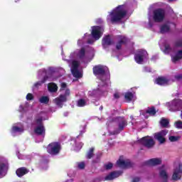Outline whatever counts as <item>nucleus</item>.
Wrapping results in <instances>:
<instances>
[{
    "mask_svg": "<svg viewBox=\"0 0 182 182\" xmlns=\"http://www.w3.org/2000/svg\"><path fill=\"white\" fill-rule=\"evenodd\" d=\"M48 79H49V76L46 75L43 77V80H41V82H43V83L46 82V80H48Z\"/></svg>",
    "mask_w": 182,
    "mask_h": 182,
    "instance_id": "46",
    "label": "nucleus"
},
{
    "mask_svg": "<svg viewBox=\"0 0 182 182\" xmlns=\"http://www.w3.org/2000/svg\"><path fill=\"white\" fill-rule=\"evenodd\" d=\"M156 85L163 86V85H167L168 83V80L164 77H159L156 79Z\"/></svg>",
    "mask_w": 182,
    "mask_h": 182,
    "instance_id": "21",
    "label": "nucleus"
},
{
    "mask_svg": "<svg viewBox=\"0 0 182 182\" xmlns=\"http://www.w3.org/2000/svg\"><path fill=\"white\" fill-rule=\"evenodd\" d=\"M97 161L93 160V161H92V163H97V162L99 161V160H100V156H97Z\"/></svg>",
    "mask_w": 182,
    "mask_h": 182,
    "instance_id": "49",
    "label": "nucleus"
},
{
    "mask_svg": "<svg viewBox=\"0 0 182 182\" xmlns=\"http://www.w3.org/2000/svg\"><path fill=\"white\" fill-rule=\"evenodd\" d=\"M85 56H86V49L82 47L77 53V58H79V59L82 60L85 59Z\"/></svg>",
    "mask_w": 182,
    "mask_h": 182,
    "instance_id": "25",
    "label": "nucleus"
},
{
    "mask_svg": "<svg viewBox=\"0 0 182 182\" xmlns=\"http://www.w3.org/2000/svg\"><path fill=\"white\" fill-rule=\"evenodd\" d=\"M104 92H105V91H102V92H100L99 95H102V94H103Z\"/></svg>",
    "mask_w": 182,
    "mask_h": 182,
    "instance_id": "53",
    "label": "nucleus"
},
{
    "mask_svg": "<svg viewBox=\"0 0 182 182\" xmlns=\"http://www.w3.org/2000/svg\"><path fill=\"white\" fill-rule=\"evenodd\" d=\"M34 124L36 126L34 129L35 134L37 136H43V137H45L46 129H45V125H43V117H36L34 119Z\"/></svg>",
    "mask_w": 182,
    "mask_h": 182,
    "instance_id": "2",
    "label": "nucleus"
},
{
    "mask_svg": "<svg viewBox=\"0 0 182 182\" xmlns=\"http://www.w3.org/2000/svg\"><path fill=\"white\" fill-rule=\"evenodd\" d=\"M159 164H161V159L159 158L151 159L144 162V166H159Z\"/></svg>",
    "mask_w": 182,
    "mask_h": 182,
    "instance_id": "14",
    "label": "nucleus"
},
{
    "mask_svg": "<svg viewBox=\"0 0 182 182\" xmlns=\"http://www.w3.org/2000/svg\"><path fill=\"white\" fill-rule=\"evenodd\" d=\"M126 15H127V11L124 9V5H119L109 13L107 21H109L111 23H116L124 19Z\"/></svg>",
    "mask_w": 182,
    "mask_h": 182,
    "instance_id": "1",
    "label": "nucleus"
},
{
    "mask_svg": "<svg viewBox=\"0 0 182 182\" xmlns=\"http://www.w3.org/2000/svg\"><path fill=\"white\" fill-rule=\"evenodd\" d=\"M48 89L51 93H55L58 92V85L54 82H50L48 85Z\"/></svg>",
    "mask_w": 182,
    "mask_h": 182,
    "instance_id": "23",
    "label": "nucleus"
},
{
    "mask_svg": "<svg viewBox=\"0 0 182 182\" xmlns=\"http://www.w3.org/2000/svg\"><path fill=\"white\" fill-rule=\"evenodd\" d=\"M122 175V172L120 171H112L109 175L105 177V180L107 181H110L111 180H114V178H117V177Z\"/></svg>",
    "mask_w": 182,
    "mask_h": 182,
    "instance_id": "17",
    "label": "nucleus"
},
{
    "mask_svg": "<svg viewBox=\"0 0 182 182\" xmlns=\"http://www.w3.org/2000/svg\"><path fill=\"white\" fill-rule=\"evenodd\" d=\"M117 164H118L119 167H122L123 168H127V167H132V162L129 161H124L122 159H119L117 161Z\"/></svg>",
    "mask_w": 182,
    "mask_h": 182,
    "instance_id": "18",
    "label": "nucleus"
},
{
    "mask_svg": "<svg viewBox=\"0 0 182 182\" xmlns=\"http://www.w3.org/2000/svg\"><path fill=\"white\" fill-rule=\"evenodd\" d=\"M63 96H65V97L66 99H68V96H70V90L66 89V90H65V94L63 95Z\"/></svg>",
    "mask_w": 182,
    "mask_h": 182,
    "instance_id": "39",
    "label": "nucleus"
},
{
    "mask_svg": "<svg viewBox=\"0 0 182 182\" xmlns=\"http://www.w3.org/2000/svg\"><path fill=\"white\" fill-rule=\"evenodd\" d=\"M40 103H43L44 105H48L49 103V97L43 96L39 99Z\"/></svg>",
    "mask_w": 182,
    "mask_h": 182,
    "instance_id": "29",
    "label": "nucleus"
},
{
    "mask_svg": "<svg viewBox=\"0 0 182 182\" xmlns=\"http://www.w3.org/2000/svg\"><path fill=\"white\" fill-rule=\"evenodd\" d=\"M91 33L92 38H94V39H95L96 41L100 39V38H102V27L99 26H92Z\"/></svg>",
    "mask_w": 182,
    "mask_h": 182,
    "instance_id": "11",
    "label": "nucleus"
},
{
    "mask_svg": "<svg viewBox=\"0 0 182 182\" xmlns=\"http://www.w3.org/2000/svg\"><path fill=\"white\" fill-rule=\"evenodd\" d=\"M182 176V164H179L178 166L173 170V173L172 175V180L173 181H178L181 180Z\"/></svg>",
    "mask_w": 182,
    "mask_h": 182,
    "instance_id": "9",
    "label": "nucleus"
},
{
    "mask_svg": "<svg viewBox=\"0 0 182 182\" xmlns=\"http://www.w3.org/2000/svg\"><path fill=\"white\" fill-rule=\"evenodd\" d=\"M77 106H78V107H83L86 106V100H85L84 99L78 100Z\"/></svg>",
    "mask_w": 182,
    "mask_h": 182,
    "instance_id": "33",
    "label": "nucleus"
},
{
    "mask_svg": "<svg viewBox=\"0 0 182 182\" xmlns=\"http://www.w3.org/2000/svg\"><path fill=\"white\" fill-rule=\"evenodd\" d=\"M139 181H140V178L139 177L134 178L132 180V182H139Z\"/></svg>",
    "mask_w": 182,
    "mask_h": 182,
    "instance_id": "48",
    "label": "nucleus"
},
{
    "mask_svg": "<svg viewBox=\"0 0 182 182\" xmlns=\"http://www.w3.org/2000/svg\"><path fill=\"white\" fill-rule=\"evenodd\" d=\"M176 129H182V122L178 121L175 123Z\"/></svg>",
    "mask_w": 182,
    "mask_h": 182,
    "instance_id": "38",
    "label": "nucleus"
},
{
    "mask_svg": "<svg viewBox=\"0 0 182 182\" xmlns=\"http://www.w3.org/2000/svg\"><path fill=\"white\" fill-rule=\"evenodd\" d=\"M71 72L74 77H76L77 79H80V77H82V74L79 70H71Z\"/></svg>",
    "mask_w": 182,
    "mask_h": 182,
    "instance_id": "28",
    "label": "nucleus"
},
{
    "mask_svg": "<svg viewBox=\"0 0 182 182\" xmlns=\"http://www.w3.org/2000/svg\"><path fill=\"white\" fill-rule=\"evenodd\" d=\"M66 87H68V84H66V82H62L60 84V90H65Z\"/></svg>",
    "mask_w": 182,
    "mask_h": 182,
    "instance_id": "40",
    "label": "nucleus"
},
{
    "mask_svg": "<svg viewBox=\"0 0 182 182\" xmlns=\"http://www.w3.org/2000/svg\"><path fill=\"white\" fill-rule=\"evenodd\" d=\"M175 79L176 80H181V79H182V74H178V75H175Z\"/></svg>",
    "mask_w": 182,
    "mask_h": 182,
    "instance_id": "45",
    "label": "nucleus"
},
{
    "mask_svg": "<svg viewBox=\"0 0 182 182\" xmlns=\"http://www.w3.org/2000/svg\"><path fill=\"white\" fill-rule=\"evenodd\" d=\"M118 41L116 45V49L120 50L122 45H127L129 43V38L126 36L119 35L117 36Z\"/></svg>",
    "mask_w": 182,
    "mask_h": 182,
    "instance_id": "10",
    "label": "nucleus"
},
{
    "mask_svg": "<svg viewBox=\"0 0 182 182\" xmlns=\"http://www.w3.org/2000/svg\"><path fill=\"white\" fill-rule=\"evenodd\" d=\"M160 32L161 33H167V32H170V26L168 24H163L160 26Z\"/></svg>",
    "mask_w": 182,
    "mask_h": 182,
    "instance_id": "24",
    "label": "nucleus"
},
{
    "mask_svg": "<svg viewBox=\"0 0 182 182\" xmlns=\"http://www.w3.org/2000/svg\"><path fill=\"white\" fill-rule=\"evenodd\" d=\"M170 122L167 119H162L160 122L161 126L162 127H168Z\"/></svg>",
    "mask_w": 182,
    "mask_h": 182,
    "instance_id": "31",
    "label": "nucleus"
},
{
    "mask_svg": "<svg viewBox=\"0 0 182 182\" xmlns=\"http://www.w3.org/2000/svg\"><path fill=\"white\" fill-rule=\"evenodd\" d=\"M114 43V41L110 37V35H107L104 36V38L102 40V45L104 49H107L109 46H112Z\"/></svg>",
    "mask_w": 182,
    "mask_h": 182,
    "instance_id": "12",
    "label": "nucleus"
},
{
    "mask_svg": "<svg viewBox=\"0 0 182 182\" xmlns=\"http://www.w3.org/2000/svg\"><path fill=\"white\" fill-rule=\"evenodd\" d=\"M28 169L25 167L19 168L16 170V173L18 176V177H23L25 174H27Z\"/></svg>",
    "mask_w": 182,
    "mask_h": 182,
    "instance_id": "22",
    "label": "nucleus"
},
{
    "mask_svg": "<svg viewBox=\"0 0 182 182\" xmlns=\"http://www.w3.org/2000/svg\"><path fill=\"white\" fill-rule=\"evenodd\" d=\"M166 18V11L163 9H157L154 11V22H163Z\"/></svg>",
    "mask_w": 182,
    "mask_h": 182,
    "instance_id": "5",
    "label": "nucleus"
},
{
    "mask_svg": "<svg viewBox=\"0 0 182 182\" xmlns=\"http://www.w3.org/2000/svg\"><path fill=\"white\" fill-rule=\"evenodd\" d=\"M165 50L166 51L171 50V48L170 47V45H168V44L165 45Z\"/></svg>",
    "mask_w": 182,
    "mask_h": 182,
    "instance_id": "47",
    "label": "nucleus"
},
{
    "mask_svg": "<svg viewBox=\"0 0 182 182\" xmlns=\"http://www.w3.org/2000/svg\"><path fill=\"white\" fill-rule=\"evenodd\" d=\"M175 46L176 48H181L182 47V39H179L175 42Z\"/></svg>",
    "mask_w": 182,
    "mask_h": 182,
    "instance_id": "36",
    "label": "nucleus"
},
{
    "mask_svg": "<svg viewBox=\"0 0 182 182\" xmlns=\"http://www.w3.org/2000/svg\"><path fill=\"white\" fill-rule=\"evenodd\" d=\"M139 142L147 149H151V147H153L154 144H156V142H154V139H149L147 138V136L141 138L139 140Z\"/></svg>",
    "mask_w": 182,
    "mask_h": 182,
    "instance_id": "8",
    "label": "nucleus"
},
{
    "mask_svg": "<svg viewBox=\"0 0 182 182\" xmlns=\"http://www.w3.org/2000/svg\"><path fill=\"white\" fill-rule=\"evenodd\" d=\"M159 177L161 178V180H163L164 182L168 181V174L164 169L159 168Z\"/></svg>",
    "mask_w": 182,
    "mask_h": 182,
    "instance_id": "19",
    "label": "nucleus"
},
{
    "mask_svg": "<svg viewBox=\"0 0 182 182\" xmlns=\"http://www.w3.org/2000/svg\"><path fill=\"white\" fill-rule=\"evenodd\" d=\"M79 62L77 60H73L72 63L71 70H78L79 69Z\"/></svg>",
    "mask_w": 182,
    "mask_h": 182,
    "instance_id": "32",
    "label": "nucleus"
},
{
    "mask_svg": "<svg viewBox=\"0 0 182 182\" xmlns=\"http://www.w3.org/2000/svg\"><path fill=\"white\" fill-rule=\"evenodd\" d=\"M12 132L13 133H22V132H23V129L18 127H13Z\"/></svg>",
    "mask_w": 182,
    "mask_h": 182,
    "instance_id": "34",
    "label": "nucleus"
},
{
    "mask_svg": "<svg viewBox=\"0 0 182 182\" xmlns=\"http://www.w3.org/2000/svg\"><path fill=\"white\" fill-rule=\"evenodd\" d=\"M114 99L115 100L120 99V93L119 92L114 93Z\"/></svg>",
    "mask_w": 182,
    "mask_h": 182,
    "instance_id": "44",
    "label": "nucleus"
},
{
    "mask_svg": "<svg viewBox=\"0 0 182 182\" xmlns=\"http://www.w3.org/2000/svg\"><path fill=\"white\" fill-rule=\"evenodd\" d=\"M168 2H171V1H174V0H168Z\"/></svg>",
    "mask_w": 182,
    "mask_h": 182,
    "instance_id": "55",
    "label": "nucleus"
},
{
    "mask_svg": "<svg viewBox=\"0 0 182 182\" xmlns=\"http://www.w3.org/2000/svg\"><path fill=\"white\" fill-rule=\"evenodd\" d=\"M62 146L59 142H51L47 146V152L51 156H58L60 153Z\"/></svg>",
    "mask_w": 182,
    "mask_h": 182,
    "instance_id": "4",
    "label": "nucleus"
},
{
    "mask_svg": "<svg viewBox=\"0 0 182 182\" xmlns=\"http://www.w3.org/2000/svg\"><path fill=\"white\" fill-rule=\"evenodd\" d=\"M145 113H146V114H150V116H155L157 112L156 111V107H148V109L145 111Z\"/></svg>",
    "mask_w": 182,
    "mask_h": 182,
    "instance_id": "27",
    "label": "nucleus"
},
{
    "mask_svg": "<svg viewBox=\"0 0 182 182\" xmlns=\"http://www.w3.org/2000/svg\"><path fill=\"white\" fill-rule=\"evenodd\" d=\"M168 134V130L163 129L159 132H156L154 134L155 140H157L160 144L166 143V136Z\"/></svg>",
    "mask_w": 182,
    "mask_h": 182,
    "instance_id": "7",
    "label": "nucleus"
},
{
    "mask_svg": "<svg viewBox=\"0 0 182 182\" xmlns=\"http://www.w3.org/2000/svg\"><path fill=\"white\" fill-rule=\"evenodd\" d=\"M100 110H103V106H101V107H100Z\"/></svg>",
    "mask_w": 182,
    "mask_h": 182,
    "instance_id": "52",
    "label": "nucleus"
},
{
    "mask_svg": "<svg viewBox=\"0 0 182 182\" xmlns=\"http://www.w3.org/2000/svg\"><path fill=\"white\" fill-rule=\"evenodd\" d=\"M27 100H33V95L32 93H28L26 95Z\"/></svg>",
    "mask_w": 182,
    "mask_h": 182,
    "instance_id": "41",
    "label": "nucleus"
},
{
    "mask_svg": "<svg viewBox=\"0 0 182 182\" xmlns=\"http://www.w3.org/2000/svg\"><path fill=\"white\" fill-rule=\"evenodd\" d=\"M93 74L95 76H105L106 75V70L102 65H95L93 68Z\"/></svg>",
    "mask_w": 182,
    "mask_h": 182,
    "instance_id": "13",
    "label": "nucleus"
},
{
    "mask_svg": "<svg viewBox=\"0 0 182 182\" xmlns=\"http://www.w3.org/2000/svg\"><path fill=\"white\" fill-rule=\"evenodd\" d=\"M109 123H117L118 128L115 132H123L124 129H126L128 123L127 120L124 117H113L110 121Z\"/></svg>",
    "mask_w": 182,
    "mask_h": 182,
    "instance_id": "3",
    "label": "nucleus"
},
{
    "mask_svg": "<svg viewBox=\"0 0 182 182\" xmlns=\"http://www.w3.org/2000/svg\"><path fill=\"white\" fill-rule=\"evenodd\" d=\"M168 139H169L170 141L174 142V141H177L178 140V136H170Z\"/></svg>",
    "mask_w": 182,
    "mask_h": 182,
    "instance_id": "37",
    "label": "nucleus"
},
{
    "mask_svg": "<svg viewBox=\"0 0 182 182\" xmlns=\"http://www.w3.org/2000/svg\"><path fill=\"white\" fill-rule=\"evenodd\" d=\"M99 92H100V90L98 89V90H95L94 91H93V93H99Z\"/></svg>",
    "mask_w": 182,
    "mask_h": 182,
    "instance_id": "50",
    "label": "nucleus"
},
{
    "mask_svg": "<svg viewBox=\"0 0 182 182\" xmlns=\"http://www.w3.org/2000/svg\"><path fill=\"white\" fill-rule=\"evenodd\" d=\"M149 56V53L146 50H138L136 53L134 55V60L136 63L141 65L142 62H144V59Z\"/></svg>",
    "mask_w": 182,
    "mask_h": 182,
    "instance_id": "6",
    "label": "nucleus"
},
{
    "mask_svg": "<svg viewBox=\"0 0 182 182\" xmlns=\"http://www.w3.org/2000/svg\"><path fill=\"white\" fill-rule=\"evenodd\" d=\"M82 134H83V132H80V136H82Z\"/></svg>",
    "mask_w": 182,
    "mask_h": 182,
    "instance_id": "54",
    "label": "nucleus"
},
{
    "mask_svg": "<svg viewBox=\"0 0 182 182\" xmlns=\"http://www.w3.org/2000/svg\"><path fill=\"white\" fill-rule=\"evenodd\" d=\"M95 148H90L89 151L87 153L86 158L88 159H92L95 156Z\"/></svg>",
    "mask_w": 182,
    "mask_h": 182,
    "instance_id": "30",
    "label": "nucleus"
},
{
    "mask_svg": "<svg viewBox=\"0 0 182 182\" xmlns=\"http://www.w3.org/2000/svg\"><path fill=\"white\" fill-rule=\"evenodd\" d=\"M133 97H134L133 92H127L124 95V99L128 103H130L133 100Z\"/></svg>",
    "mask_w": 182,
    "mask_h": 182,
    "instance_id": "26",
    "label": "nucleus"
},
{
    "mask_svg": "<svg viewBox=\"0 0 182 182\" xmlns=\"http://www.w3.org/2000/svg\"><path fill=\"white\" fill-rule=\"evenodd\" d=\"M80 149H82V147H83V143H80Z\"/></svg>",
    "mask_w": 182,
    "mask_h": 182,
    "instance_id": "51",
    "label": "nucleus"
},
{
    "mask_svg": "<svg viewBox=\"0 0 182 182\" xmlns=\"http://www.w3.org/2000/svg\"><path fill=\"white\" fill-rule=\"evenodd\" d=\"M43 85V81H38L34 84L35 87H39V86H42Z\"/></svg>",
    "mask_w": 182,
    "mask_h": 182,
    "instance_id": "43",
    "label": "nucleus"
},
{
    "mask_svg": "<svg viewBox=\"0 0 182 182\" xmlns=\"http://www.w3.org/2000/svg\"><path fill=\"white\" fill-rule=\"evenodd\" d=\"M68 102V98L63 96V95H60L58 97L55 99V103L58 107H63V103Z\"/></svg>",
    "mask_w": 182,
    "mask_h": 182,
    "instance_id": "15",
    "label": "nucleus"
},
{
    "mask_svg": "<svg viewBox=\"0 0 182 182\" xmlns=\"http://www.w3.org/2000/svg\"><path fill=\"white\" fill-rule=\"evenodd\" d=\"M182 59V50H179L176 52V55L172 56L171 60L173 63L176 62H178V60H181Z\"/></svg>",
    "mask_w": 182,
    "mask_h": 182,
    "instance_id": "20",
    "label": "nucleus"
},
{
    "mask_svg": "<svg viewBox=\"0 0 182 182\" xmlns=\"http://www.w3.org/2000/svg\"><path fill=\"white\" fill-rule=\"evenodd\" d=\"M9 169V164L8 162H0V177L5 176Z\"/></svg>",
    "mask_w": 182,
    "mask_h": 182,
    "instance_id": "16",
    "label": "nucleus"
},
{
    "mask_svg": "<svg viewBox=\"0 0 182 182\" xmlns=\"http://www.w3.org/2000/svg\"><path fill=\"white\" fill-rule=\"evenodd\" d=\"M104 168H105V170H112V168H113V164L108 163V164H105Z\"/></svg>",
    "mask_w": 182,
    "mask_h": 182,
    "instance_id": "35",
    "label": "nucleus"
},
{
    "mask_svg": "<svg viewBox=\"0 0 182 182\" xmlns=\"http://www.w3.org/2000/svg\"><path fill=\"white\" fill-rule=\"evenodd\" d=\"M85 162H80L78 164V168H80V170H83V168H85Z\"/></svg>",
    "mask_w": 182,
    "mask_h": 182,
    "instance_id": "42",
    "label": "nucleus"
}]
</instances>
